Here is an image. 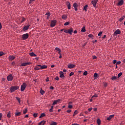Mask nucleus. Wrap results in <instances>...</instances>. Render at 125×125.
I'll return each mask as SVG.
<instances>
[{
  "mask_svg": "<svg viewBox=\"0 0 125 125\" xmlns=\"http://www.w3.org/2000/svg\"><path fill=\"white\" fill-rule=\"evenodd\" d=\"M19 88L20 87L19 86H12L10 88V91L11 93H13L15 91L18 90Z\"/></svg>",
  "mask_w": 125,
  "mask_h": 125,
  "instance_id": "nucleus-1",
  "label": "nucleus"
},
{
  "mask_svg": "<svg viewBox=\"0 0 125 125\" xmlns=\"http://www.w3.org/2000/svg\"><path fill=\"white\" fill-rule=\"evenodd\" d=\"M26 87H27V84H26V83H22V85H21V91L22 92L24 91Z\"/></svg>",
  "mask_w": 125,
  "mask_h": 125,
  "instance_id": "nucleus-2",
  "label": "nucleus"
},
{
  "mask_svg": "<svg viewBox=\"0 0 125 125\" xmlns=\"http://www.w3.org/2000/svg\"><path fill=\"white\" fill-rule=\"evenodd\" d=\"M29 38V34H24L22 35V40H26Z\"/></svg>",
  "mask_w": 125,
  "mask_h": 125,
  "instance_id": "nucleus-3",
  "label": "nucleus"
},
{
  "mask_svg": "<svg viewBox=\"0 0 125 125\" xmlns=\"http://www.w3.org/2000/svg\"><path fill=\"white\" fill-rule=\"evenodd\" d=\"M14 77L12 74H10L7 77V80L8 81H12Z\"/></svg>",
  "mask_w": 125,
  "mask_h": 125,
  "instance_id": "nucleus-4",
  "label": "nucleus"
},
{
  "mask_svg": "<svg viewBox=\"0 0 125 125\" xmlns=\"http://www.w3.org/2000/svg\"><path fill=\"white\" fill-rule=\"evenodd\" d=\"M57 23L56 20H52L51 21V27H54Z\"/></svg>",
  "mask_w": 125,
  "mask_h": 125,
  "instance_id": "nucleus-5",
  "label": "nucleus"
},
{
  "mask_svg": "<svg viewBox=\"0 0 125 125\" xmlns=\"http://www.w3.org/2000/svg\"><path fill=\"white\" fill-rule=\"evenodd\" d=\"M98 0H93L91 3L94 8L96 7V4H97Z\"/></svg>",
  "mask_w": 125,
  "mask_h": 125,
  "instance_id": "nucleus-6",
  "label": "nucleus"
},
{
  "mask_svg": "<svg viewBox=\"0 0 125 125\" xmlns=\"http://www.w3.org/2000/svg\"><path fill=\"white\" fill-rule=\"evenodd\" d=\"M121 33V31L119 29L116 30L114 33V36H116L118 34H120Z\"/></svg>",
  "mask_w": 125,
  "mask_h": 125,
  "instance_id": "nucleus-7",
  "label": "nucleus"
},
{
  "mask_svg": "<svg viewBox=\"0 0 125 125\" xmlns=\"http://www.w3.org/2000/svg\"><path fill=\"white\" fill-rule=\"evenodd\" d=\"M30 26V25H29V24H28L27 25L24 26V27H23L22 30L23 31H26V30L29 29V27Z\"/></svg>",
  "mask_w": 125,
  "mask_h": 125,
  "instance_id": "nucleus-8",
  "label": "nucleus"
},
{
  "mask_svg": "<svg viewBox=\"0 0 125 125\" xmlns=\"http://www.w3.org/2000/svg\"><path fill=\"white\" fill-rule=\"evenodd\" d=\"M32 62H22L21 63V66H26V65H29L30 64H31Z\"/></svg>",
  "mask_w": 125,
  "mask_h": 125,
  "instance_id": "nucleus-9",
  "label": "nucleus"
},
{
  "mask_svg": "<svg viewBox=\"0 0 125 125\" xmlns=\"http://www.w3.org/2000/svg\"><path fill=\"white\" fill-rule=\"evenodd\" d=\"M60 101H61V100L59 99V100H57L54 101L53 103V105H55L57 104H59Z\"/></svg>",
  "mask_w": 125,
  "mask_h": 125,
  "instance_id": "nucleus-10",
  "label": "nucleus"
},
{
  "mask_svg": "<svg viewBox=\"0 0 125 125\" xmlns=\"http://www.w3.org/2000/svg\"><path fill=\"white\" fill-rule=\"evenodd\" d=\"M41 65L40 64L37 65L34 67V69L36 70V71H39V70L41 69Z\"/></svg>",
  "mask_w": 125,
  "mask_h": 125,
  "instance_id": "nucleus-11",
  "label": "nucleus"
},
{
  "mask_svg": "<svg viewBox=\"0 0 125 125\" xmlns=\"http://www.w3.org/2000/svg\"><path fill=\"white\" fill-rule=\"evenodd\" d=\"M124 2V0H121L120 1H119L118 3L117 4L118 6H122Z\"/></svg>",
  "mask_w": 125,
  "mask_h": 125,
  "instance_id": "nucleus-12",
  "label": "nucleus"
},
{
  "mask_svg": "<svg viewBox=\"0 0 125 125\" xmlns=\"http://www.w3.org/2000/svg\"><path fill=\"white\" fill-rule=\"evenodd\" d=\"M68 32L69 34L72 35V33L73 32V28L71 27L70 29H68Z\"/></svg>",
  "mask_w": 125,
  "mask_h": 125,
  "instance_id": "nucleus-13",
  "label": "nucleus"
},
{
  "mask_svg": "<svg viewBox=\"0 0 125 125\" xmlns=\"http://www.w3.org/2000/svg\"><path fill=\"white\" fill-rule=\"evenodd\" d=\"M76 67V65L74 64H69L68 65V68L69 69H72Z\"/></svg>",
  "mask_w": 125,
  "mask_h": 125,
  "instance_id": "nucleus-14",
  "label": "nucleus"
},
{
  "mask_svg": "<svg viewBox=\"0 0 125 125\" xmlns=\"http://www.w3.org/2000/svg\"><path fill=\"white\" fill-rule=\"evenodd\" d=\"M63 71H60V77L62 78V79H64V78L65 77L64 76V74H63Z\"/></svg>",
  "mask_w": 125,
  "mask_h": 125,
  "instance_id": "nucleus-15",
  "label": "nucleus"
},
{
  "mask_svg": "<svg viewBox=\"0 0 125 125\" xmlns=\"http://www.w3.org/2000/svg\"><path fill=\"white\" fill-rule=\"evenodd\" d=\"M66 5L67 6V9L70 10L71 8V4L69 1H67L66 3Z\"/></svg>",
  "mask_w": 125,
  "mask_h": 125,
  "instance_id": "nucleus-16",
  "label": "nucleus"
},
{
  "mask_svg": "<svg viewBox=\"0 0 125 125\" xmlns=\"http://www.w3.org/2000/svg\"><path fill=\"white\" fill-rule=\"evenodd\" d=\"M114 117V114H112V115H110V116H109V117H107L106 118V120L108 121H110L112 119V118H113Z\"/></svg>",
  "mask_w": 125,
  "mask_h": 125,
  "instance_id": "nucleus-17",
  "label": "nucleus"
},
{
  "mask_svg": "<svg viewBox=\"0 0 125 125\" xmlns=\"http://www.w3.org/2000/svg\"><path fill=\"white\" fill-rule=\"evenodd\" d=\"M47 68V66L45 65H41L40 66V68L41 69H44Z\"/></svg>",
  "mask_w": 125,
  "mask_h": 125,
  "instance_id": "nucleus-18",
  "label": "nucleus"
},
{
  "mask_svg": "<svg viewBox=\"0 0 125 125\" xmlns=\"http://www.w3.org/2000/svg\"><path fill=\"white\" fill-rule=\"evenodd\" d=\"M45 123H46V121L44 120H43V121H42L41 122H40L38 125H44Z\"/></svg>",
  "mask_w": 125,
  "mask_h": 125,
  "instance_id": "nucleus-19",
  "label": "nucleus"
},
{
  "mask_svg": "<svg viewBox=\"0 0 125 125\" xmlns=\"http://www.w3.org/2000/svg\"><path fill=\"white\" fill-rule=\"evenodd\" d=\"M94 77L95 80H97L98 79V78L99 77L98 73H94Z\"/></svg>",
  "mask_w": 125,
  "mask_h": 125,
  "instance_id": "nucleus-20",
  "label": "nucleus"
},
{
  "mask_svg": "<svg viewBox=\"0 0 125 125\" xmlns=\"http://www.w3.org/2000/svg\"><path fill=\"white\" fill-rule=\"evenodd\" d=\"M15 57H14V56H9V60L10 61H13L14 60H15Z\"/></svg>",
  "mask_w": 125,
  "mask_h": 125,
  "instance_id": "nucleus-21",
  "label": "nucleus"
},
{
  "mask_svg": "<svg viewBox=\"0 0 125 125\" xmlns=\"http://www.w3.org/2000/svg\"><path fill=\"white\" fill-rule=\"evenodd\" d=\"M29 55L31 57H37V55L36 54H35L34 53H33V52L29 53Z\"/></svg>",
  "mask_w": 125,
  "mask_h": 125,
  "instance_id": "nucleus-22",
  "label": "nucleus"
},
{
  "mask_svg": "<svg viewBox=\"0 0 125 125\" xmlns=\"http://www.w3.org/2000/svg\"><path fill=\"white\" fill-rule=\"evenodd\" d=\"M118 79V77L116 76H112L111 78V80H112L113 81H114Z\"/></svg>",
  "mask_w": 125,
  "mask_h": 125,
  "instance_id": "nucleus-23",
  "label": "nucleus"
},
{
  "mask_svg": "<svg viewBox=\"0 0 125 125\" xmlns=\"http://www.w3.org/2000/svg\"><path fill=\"white\" fill-rule=\"evenodd\" d=\"M55 49L58 52V53L61 55V50L59 47H56Z\"/></svg>",
  "mask_w": 125,
  "mask_h": 125,
  "instance_id": "nucleus-24",
  "label": "nucleus"
},
{
  "mask_svg": "<svg viewBox=\"0 0 125 125\" xmlns=\"http://www.w3.org/2000/svg\"><path fill=\"white\" fill-rule=\"evenodd\" d=\"M40 93H41V95H43V94H44V93H45V91L42 90V88H41Z\"/></svg>",
  "mask_w": 125,
  "mask_h": 125,
  "instance_id": "nucleus-25",
  "label": "nucleus"
},
{
  "mask_svg": "<svg viewBox=\"0 0 125 125\" xmlns=\"http://www.w3.org/2000/svg\"><path fill=\"white\" fill-rule=\"evenodd\" d=\"M21 112H16L15 113V116H21Z\"/></svg>",
  "mask_w": 125,
  "mask_h": 125,
  "instance_id": "nucleus-26",
  "label": "nucleus"
},
{
  "mask_svg": "<svg viewBox=\"0 0 125 125\" xmlns=\"http://www.w3.org/2000/svg\"><path fill=\"white\" fill-rule=\"evenodd\" d=\"M87 7H88V5H85L84 7H83V10L85 12H87Z\"/></svg>",
  "mask_w": 125,
  "mask_h": 125,
  "instance_id": "nucleus-27",
  "label": "nucleus"
},
{
  "mask_svg": "<svg viewBox=\"0 0 125 125\" xmlns=\"http://www.w3.org/2000/svg\"><path fill=\"white\" fill-rule=\"evenodd\" d=\"M58 124L56 122H51L50 125H57Z\"/></svg>",
  "mask_w": 125,
  "mask_h": 125,
  "instance_id": "nucleus-28",
  "label": "nucleus"
},
{
  "mask_svg": "<svg viewBox=\"0 0 125 125\" xmlns=\"http://www.w3.org/2000/svg\"><path fill=\"white\" fill-rule=\"evenodd\" d=\"M62 19L66 20L67 19V16L65 15H63L62 16Z\"/></svg>",
  "mask_w": 125,
  "mask_h": 125,
  "instance_id": "nucleus-29",
  "label": "nucleus"
},
{
  "mask_svg": "<svg viewBox=\"0 0 125 125\" xmlns=\"http://www.w3.org/2000/svg\"><path fill=\"white\" fill-rule=\"evenodd\" d=\"M16 99L18 101V102L19 103V104H21V99L18 97H16Z\"/></svg>",
  "mask_w": 125,
  "mask_h": 125,
  "instance_id": "nucleus-30",
  "label": "nucleus"
},
{
  "mask_svg": "<svg viewBox=\"0 0 125 125\" xmlns=\"http://www.w3.org/2000/svg\"><path fill=\"white\" fill-rule=\"evenodd\" d=\"M125 16H123L122 18H120L119 21L120 22H122V21H123L125 19Z\"/></svg>",
  "mask_w": 125,
  "mask_h": 125,
  "instance_id": "nucleus-31",
  "label": "nucleus"
},
{
  "mask_svg": "<svg viewBox=\"0 0 125 125\" xmlns=\"http://www.w3.org/2000/svg\"><path fill=\"white\" fill-rule=\"evenodd\" d=\"M7 118H10L11 117V112H9L8 113L7 115Z\"/></svg>",
  "mask_w": 125,
  "mask_h": 125,
  "instance_id": "nucleus-32",
  "label": "nucleus"
},
{
  "mask_svg": "<svg viewBox=\"0 0 125 125\" xmlns=\"http://www.w3.org/2000/svg\"><path fill=\"white\" fill-rule=\"evenodd\" d=\"M45 116V113H42L41 114V116H40L39 118L40 119L42 118V117H44Z\"/></svg>",
  "mask_w": 125,
  "mask_h": 125,
  "instance_id": "nucleus-33",
  "label": "nucleus"
},
{
  "mask_svg": "<svg viewBox=\"0 0 125 125\" xmlns=\"http://www.w3.org/2000/svg\"><path fill=\"white\" fill-rule=\"evenodd\" d=\"M97 124L98 125H100L101 124V121L100 119H97Z\"/></svg>",
  "mask_w": 125,
  "mask_h": 125,
  "instance_id": "nucleus-34",
  "label": "nucleus"
},
{
  "mask_svg": "<svg viewBox=\"0 0 125 125\" xmlns=\"http://www.w3.org/2000/svg\"><path fill=\"white\" fill-rule=\"evenodd\" d=\"M88 37H89V38H91L92 40H93V39L94 38V36H93V34H89V35H88Z\"/></svg>",
  "mask_w": 125,
  "mask_h": 125,
  "instance_id": "nucleus-35",
  "label": "nucleus"
},
{
  "mask_svg": "<svg viewBox=\"0 0 125 125\" xmlns=\"http://www.w3.org/2000/svg\"><path fill=\"white\" fill-rule=\"evenodd\" d=\"M78 5L77 3H76V2L74 3V4H73L74 8H78Z\"/></svg>",
  "mask_w": 125,
  "mask_h": 125,
  "instance_id": "nucleus-36",
  "label": "nucleus"
},
{
  "mask_svg": "<svg viewBox=\"0 0 125 125\" xmlns=\"http://www.w3.org/2000/svg\"><path fill=\"white\" fill-rule=\"evenodd\" d=\"M28 111L27 108H25V110H23V114H25Z\"/></svg>",
  "mask_w": 125,
  "mask_h": 125,
  "instance_id": "nucleus-37",
  "label": "nucleus"
},
{
  "mask_svg": "<svg viewBox=\"0 0 125 125\" xmlns=\"http://www.w3.org/2000/svg\"><path fill=\"white\" fill-rule=\"evenodd\" d=\"M86 32L85 28V27H83L82 28V30H81V32L83 33V32Z\"/></svg>",
  "mask_w": 125,
  "mask_h": 125,
  "instance_id": "nucleus-38",
  "label": "nucleus"
},
{
  "mask_svg": "<svg viewBox=\"0 0 125 125\" xmlns=\"http://www.w3.org/2000/svg\"><path fill=\"white\" fill-rule=\"evenodd\" d=\"M77 114H78V112L77 111V110H75V112H74V114H73V116H75Z\"/></svg>",
  "mask_w": 125,
  "mask_h": 125,
  "instance_id": "nucleus-39",
  "label": "nucleus"
},
{
  "mask_svg": "<svg viewBox=\"0 0 125 125\" xmlns=\"http://www.w3.org/2000/svg\"><path fill=\"white\" fill-rule=\"evenodd\" d=\"M83 75L84 76H87V71H85L83 73Z\"/></svg>",
  "mask_w": 125,
  "mask_h": 125,
  "instance_id": "nucleus-40",
  "label": "nucleus"
},
{
  "mask_svg": "<svg viewBox=\"0 0 125 125\" xmlns=\"http://www.w3.org/2000/svg\"><path fill=\"white\" fill-rule=\"evenodd\" d=\"M122 75V73H120L119 74H118V79H119Z\"/></svg>",
  "mask_w": 125,
  "mask_h": 125,
  "instance_id": "nucleus-41",
  "label": "nucleus"
},
{
  "mask_svg": "<svg viewBox=\"0 0 125 125\" xmlns=\"http://www.w3.org/2000/svg\"><path fill=\"white\" fill-rule=\"evenodd\" d=\"M4 55L3 52H0V57Z\"/></svg>",
  "mask_w": 125,
  "mask_h": 125,
  "instance_id": "nucleus-42",
  "label": "nucleus"
},
{
  "mask_svg": "<svg viewBox=\"0 0 125 125\" xmlns=\"http://www.w3.org/2000/svg\"><path fill=\"white\" fill-rule=\"evenodd\" d=\"M68 108H69V109L73 108V106L72 105L69 104L68 106Z\"/></svg>",
  "mask_w": 125,
  "mask_h": 125,
  "instance_id": "nucleus-43",
  "label": "nucleus"
},
{
  "mask_svg": "<svg viewBox=\"0 0 125 125\" xmlns=\"http://www.w3.org/2000/svg\"><path fill=\"white\" fill-rule=\"evenodd\" d=\"M70 24V23L69 22H66L64 23V26H67L68 25H69Z\"/></svg>",
  "mask_w": 125,
  "mask_h": 125,
  "instance_id": "nucleus-44",
  "label": "nucleus"
},
{
  "mask_svg": "<svg viewBox=\"0 0 125 125\" xmlns=\"http://www.w3.org/2000/svg\"><path fill=\"white\" fill-rule=\"evenodd\" d=\"M38 116V113H34L33 114V116L35 117V118H36V117H37Z\"/></svg>",
  "mask_w": 125,
  "mask_h": 125,
  "instance_id": "nucleus-45",
  "label": "nucleus"
},
{
  "mask_svg": "<svg viewBox=\"0 0 125 125\" xmlns=\"http://www.w3.org/2000/svg\"><path fill=\"white\" fill-rule=\"evenodd\" d=\"M94 97H98V94H95L93 95V96L92 97V98H93Z\"/></svg>",
  "mask_w": 125,
  "mask_h": 125,
  "instance_id": "nucleus-46",
  "label": "nucleus"
},
{
  "mask_svg": "<svg viewBox=\"0 0 125 125\" xmlns=\"http://www.w3.org/2000/svg\"><path fill=\"white\" fill-rule=\"evenodd\" d=\"M121 63V61H118V62H117L116 65H119Z\"/></svg>",
  "mask_w": 125,
  "mask_h": 125,
  "instance_id": "nucleus-47",
  "label": "nucleus"
},
{
  "mask_svg": "<svg viewBox=\"0 0 125 125\" xmlns=\"http://www.w3.org/2000/svg\"><path fill=\"white\" fill-rule=\"evenodd\" d=\"M92 58H93V60H94V59H97V57H96V56L94 55V56H92Z\"/></svg>",
  "mask_w": 125,
  "mask_h": 125,
  "instance_id": "nucleus-48",
  "label": "nucleus"
},
{
  "mask_svg": "<svg viewBox=\"0 0 125 125\" xmlns=\"http://www.w3.org/2000/svg\"><path fill=\"white\" fill-rule=\"evenodd\" d=\"M113 64L117 63V60H113Z\"/></svg>",
  "mask_w": 125,
  "mask_h": 125,
  "instance_id": "nucleus-49",
  "label": "nucleus"
},
{
  "mask_svg": "<svg viewBox=\"0 0 125 125\" xmlns=\"http://www.w3.org/2000/svg\"><path fill=\"white\" fill-rule=\"evenodd\" d=\"M34 1L35 0H29V4H31L32 2Z\"/></svg>",
  "mask_w": 125,
  "mask_h": 125,
  "instance_id": "nucleus-50",
  "label": "nucleus"
},
{
  "mask_svg": "<svg viewBox=\"0 0 125 125\" xmlns=\"http://www.w3.org/2000/svg\"><path fill=\"white\" fill-rule=\"evenodd\" d=\"M102 32L100 31L99 32V34H98V36H101V35L102 34Z\"/></svg>",
  "mask_w": 125,
  "mask_h": 125,
  "instance_id": "nucleus-51",
  "label": "nucleus"
},
{
  "mask_svg": "<svg viewBox=\"0 0 125 125\" xmlns=\"http://www.w3.org/2000/svg\"><path fill=\"white\" fill-rule=\"evenodd\" d=\"M74 75V72H71L69 74V76H73Z\"/></svg>",
  "mask_w": 125,
  "mask_h": 125,
  "instance_id": "nucleus-52",
  "label": "nucleus"
},
{
  "mask_svg": "<svg viewBox=\"0 0 125 125\" xmlns=\"http://www.w3.org/2000/svg\"><path fill=\"white\" fill-rule=\"evenodd\" d=\"M55 80H57V81H59L60 80L59 78L58 77H56L55 78Z\"/></svg>",
  "mask_w": 125,
  "mask_h": 125,
  "instance_id": "nucleus-53",
  "label": "nucleus"
},
{
  "mask_svg": "<svg viewBox=\"0 0 125 125\" xmlns=\"http://www.w3.org/2000/svg\"><path fill=\"white\" fill-rule=\"evenodd\" d=\"M25 21V18H22V19L21 22H23V21Z\"/></svg>",
  "mask_w": 125,
  "mask_h": 125,
  "instance_id": "nucleus-54",
  "label": "nucleus"
},
{
  "mask_svg": "<svg viewBox=\"0 0 125 125\" xmlns=\"http://www.w3.org/2000/svg\"><path fill=\"white\" fill-rule=\"evenodd\" d=\"M64 32L65 33H68V30H64Z\"/></svg>",
  "mask_w": 125,
  "mask_h": 125,
  "instance_id": "nucleus-55",
  "label": "nucleus"
},
{
  "mask_svg": "<svg viewBox=\"0 0 125 125\" xmlns=\"http://www.w3.org/2000/svg\"><path fill=\"white\" fill-rule=\"evenodd\" d=\"M2 113H0V120H1V118H2Z\"/></svg>",
  "mask_w": 125,
  "mask_h": 125,
  "instance_id": "nucleus-56",
  "label": "nucleus"
},
{
  "mask_svg": "<svg viewBox=\"0 0 125 125\" xmlns=\"http://www.w3.org/2000/svg\"><path fill=\"white\" fill-rule=\"evenodd\" d=\"M46 15H47V16L49 17L51 15V14L50 13H48L46 14Z\"/></svg>",
  "mask_w": 125,
  "mask_h": 125,
  "instance_id": "nucleus-57",
  "label": "nucleus"
},
{
  "mask_svg": "<svg viewBox=\"0 0 125 125\" xmlns=\"http://www.w3.org/2000/svg\"><path fill=\"white\" fill-rule=\"evenodd\" d=\"M50 88L51 89H52V90H53V89H54V87H53V86H51L50 87Z\"/></svg>",
  "mask_w": 125,
  "mask_h": 125,
  "instance_id": "nucleus-58",
  "label": "nucleus"
},
{
  "mask_svg": "<svg viewBox=\"0 0 125 125\" xmlns=\"http://www.w3.org/2000/svg\"><path fill=\"white\" fill-rule=\"evenodd\" d=\"M53 109L52 108H51L50 110H49V112H53Z\"/></svg>",
  "mask_w": 125,
  "mask_h": 125,
  "instance_id": "nucleus-59",
  "label": "nucleus"
},
{
  "mask_svg": "<svg viewBox=\"0 0 125 125\" xmlns=\"http://www.w3.org/2000/svg\"><path fill=\"white\" fill-rule=\"evenodd\" d=\"M71 111H72L71 110H67V113H70Z\"/></svg>",
  "mask_w": 125,
  "mask_h": 125,
  "instance_id": "nucleus-60",
  "label": "nucleus"
},
{
  "mask_svg": "<svg viewBox=\"0 0 125 125\" xmlns=\"http://www.w3.org/2000/svg\"><path fill=\"white\" fill-rule=\"evenodd\" d=\"M28 117H29L28 114H26V115H25V117H24L25 118H28Z\"/></svg>",
  "mask_w": 125,
  "mask_h": 125,
  "instance_id": "nucleus-61",
  "label": "nucleus"
},
{
  "mask_svg": "<svg viewBox=\"0 0 125 125\" xmlns=\"http://www.w3.org/2000/svg\"><path fill=\"white\" fill-rule=\"evenodd\" d=\"M92 109H93L92 108H89L88 109L89 112H90V111L92 110Z\"/></svg>",
  "mask_w": 125,
  "mask_h": 125,
  "instance_id": "nucleus-62",
  "label": "nucleus"
},
{
  "mask_svg": "<svg viewBox=\"0 0 125 125\" xmlns=\"http://www.w3.org/2000/svg\"><path fill=\"white\" fill-rule=\"evenodd\" d=\"M106 35H104V36L103 37V39H105V38H106Z\"/></svg>",
  "mask_w": 125,
  "mask_h": 125,
  "instance_id": "nucleus-63",
  "label": "nucleus"
},
{
  "mask_svg": "<svg viewBox=\"0 0 125 125\" xmlns=\"http://www.w3.org/2000/svg\"><path fill=\"white\" fill-rule=\"evenodd\" d=\"M12 64L13 65H14L15 64V62H12Z\"/></svg>",
  "mask_w": 125,
  "mask_h": 125,
  "instance_id": "nucleus-64",
  "label": "nucleus"
}]
</instances>
